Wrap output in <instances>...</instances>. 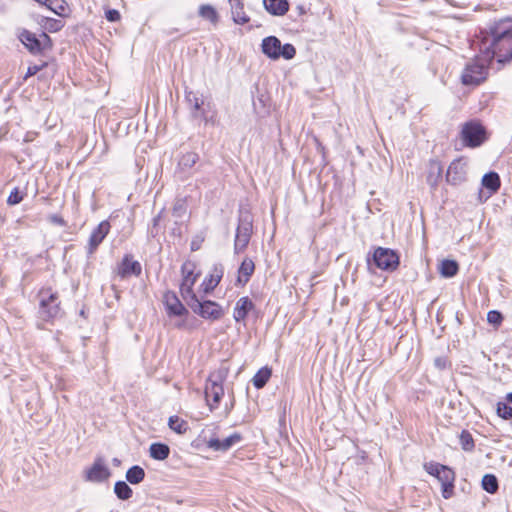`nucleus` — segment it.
Listing matches in <instances>:
<instances>
[{"label": "nucleus", "mask_w": 512, "mask_h": 512, "mask_svg": "<svg viewBox=\"0 0 512 512\" xmlns=\"http://www.w3.org/2000/svg\"><path fill=\"white\" fill-rule=\"evenodd\" d=\"M160 220H161V213H159L157 216H155L152 220V228L150 230V235L152 237H155L157 235V231L155 229L159 225Z\"/></svg>", "instance_id": "obj_49"}, {"label": "nucleus", "mask_w": 512, "mask_h": 512, "mask_svg": "<svg viewBox=\"0 0 512 512\" xmlns=\"http://www.w3.org/2000/svg\"><path fill=\"white\" fill-rule=\"evenodd\" d=\"M51 11L61 17H67L70 14V7L66 0L50 1Z\"/></svg>", "instance_id": "obj_37"}, {"label": "nucleus", "mask_w": 512, "mask_h": 512, "mask_svg": "<svg viewBox=\"0 0 512 512\" xmlns=\"http://www.w3.org/2000/svg\"><path fill=\"white\" fill-rule=\"evenodd\" d=\"M168 426L177 434H185L189 428L188 423L177 415L169 417Z\"/></svg>", "instance_id": "obj_35"}, {"label": "nucleus", "mask_w": 512, "mask_h": 512, "mask_svg": "<svg viewBox=\"0 0 512 512\" xmlns=\"http://www.w3.org/2000/svg\"><path fill=\"white\" fill-rule=\"evenodd\" d=\"M176 327H177L178 329H181V328H183V327H184V323H183V322H181V323H177V324H176Z\"/></svg>", "instance_id": "obj_54"}, {"label": "nucleus", "mask_w": 512, "mask_h": 512, "mask_svg": "<svg viewBox=\"0 0 512 512\" xmlns=\"http://www.w3.org/2000/svg\"><path fill=\"white\" fill-rule=\"evenodd\" d=\"M482 186L489 190L490 194L496 193L501 185L500 177L497 172L490 171L483 175Z\"/></svg>", "instance_id": "obj_25"}, {"label": "nucleus", "mask_w": 512, "mask_h": 512, "mask_svg": "<svg viewBox=\"0 0 512 512\" xmlns=\"http://www.w3.org/2000/svg\"><path fill=\"white\" fill-rule=\"evenodd\" d=\"M224 275V266L221 263H215L210 273L204 278L201 289L205 295L211 294L220 283Z\"/></svg>", "instance_id": "obj_15"}, {"label": "nucleus", "mask_w": 512, "mask_h": 512, "mask_svg": "<svg viewBox=\"0 0 512 512\" xmlns=\"http://www.w3.org/2000/svg\"><path fill=\"white\" fill-rule=\"evenodd\" d=\"M199 15L209 21L212 24H216L219 20V15L216 11V9L208 4L201 5L199 8Z\"/></svg>", "instance_id": "obj_36"}, {"label": "nucleus", "mask_w": 512, "mask_h": 512, "mask_svg": "<svg viewBox=\"0 0 512 512\" xmlns=\"http://www.w3.org/2000/svg\"><path fill=\"white\" fill-rule=\"evenodd\" d=\"M262 53L272 60L284 58L291 60L296 55V49L292 44H281V41L274 35H270L262 40Z\"/></svg>", "instance_id": "obj_8"}, {"label": "nucleus", "mask_w": 512, "mask_h": 512, "mask_svg": "<svg viewBox=\"0 0 512 512\" xmlns=\"http://www.w3.org/2000/svg\"><path fill=\"white\" fill-rule=\"evenodd\" d=\"M491 32H512V18L506 17L496 21Z\"/></svg>", "instance_id": "obj_39"}, {"label": "nucleus", "mask_w": 512, "mask_h": 512, "mask_svg": "<svg viewBox=\"0 0 512 512\" xmlns=\"http://www.w3.org/2000/svg\"><path fill=\"white\" fill-rule=\"evenodd\" d=\"M185 302L193 313L203 319L218 321L224 315L221 305L213 300H201L198 296H195Z\"/></svg>", "instance_id": "obj_7"}, {"label": "nucleus", "mask_w": 512, "mask_h": 512, "mask_svg": "<svg viewBox=\"0 0 512 512\" xmlns=\"http://www.w3.org/2000/svg\"><path fill=\"white\" fill-rule=\"evenodd\" d=\"M459 271V264L452 259H444L439 265V273L444 278L454 277Z\"/></svg>", "instance_id": "obj_28"}, {"label": "nucleus", "mask_w": 512, "mask_h": 512, "mask_svg": "<svg viewBox=\"0 0 512 512\" xmlns=\"http://www.w3.org/2000/svg\"><path fill=\"white\" fill-rule=\"evenodd\" d=\"M482 489L490 494H494L499 489V482L494 474H485L481 481Z\"/></svg>", "instance_id": "obj_33"}, {"label": "nucleus", "mask_w": 512, "mask_h": 512, "mask_svg": "<svg viewBox=\"0 0 512 512\" xmlns=\"http://www.w3.org/2000/svg\"><path fill=\"white\" fill-rule=\"evenodd\" d=\"M229 374V366L227 365L226 361L222 362L220 367L210 373L208 377V382H216L223 384V382L226 380L227 376Z\"/></svg>", "instance_id": "obj_32"}, {"label": "nucleus", "mask_w": 512, "mask_h": 512, "mask_svg": "<svg viewBox=\"0 0 512 512\" xmlns=\"http://www.w3.org/2000/svg\"><path fill=\"white\" fill-rule=\"evenodd\" d=\"M468 41L472 47L482 46L491 61L497 58L504 65L512 60V34H474V39Z\"/></svg>", "instance_id": "obj_1"}, {"label": "nucleus", "mask_w": 512, "mask_h": 512, "mask_svg": "<svg viewBox=\"0 0 512 512\" xmlns=\"http://www.w3.org/2000/svg\"><path fill=\"white\" fill-rule=\"evenodd\" d=\"M443 167L437 159H431L428 163L426 182L432 190H436L442 179Z\"/></svg>", "instance_id": "obj_19"}, {"label": "nucleus", "mask_w": 512, "mask_h": 512, "mask_svg": "<svg viewBox=\"0 0 512 512\" xmlns=\"http://www.w3.org/2000/svg\"><path fill=\"white\" fill-rule=\"evenodd\" d=\"M253 232V216L248 210H240L234 241V253H242L248 246Z\"/></svg>", "instance_id": "obj_5"}, {"label": "nucleus", "mask_w": 512, "mask_h": 512, "mask_svg": "<svg viewBox=\"0 0 512 512\" xmlns=\"http://www.w3.org/2000/svg\"><path fill=\"white\" fill-rule=\"evenodd\" d=\"M114 493L120 500H128L132 497L133 491L126 481L119 480L114 485Z\"/></svg>", "instance_id": "obj_34"}, {"label": "nucleus", "mask_w": 512, "mask_h": 512, "mask_svg": "<svg viewBox=\"0 0 512 512\" xmlns=\"http://www.w3.org/2000/svg\"><path fill=\"white\" fill-rule=\"evenodd\" d=\"M49 221L55 225H58V226H65L66 225V222L64 221V219L58 215V214H52L49 216Z\"/></svg>", "instance_id": "obj_48"}, {"label": "nucleus", "mask_w": 512, "mask_h": 512, "mask_svg": "<svg viewBox=\"0 0 512 512\" xmlns=\"http://www.w3.org/2000/svg\"><path fill=\"white\" fill-rule=\"evenodd\" d=\"M231 6L233 20L238 24H245L249 22V17L244 11L243 0H228Z\"/></svg>", "instance_id": "obj_24"}, {"label": "nucleus", "mask_w": 512, "mask_h": 512, "mask_svg": "<svg viewBox=\"0 0 512 512\" xmlns=\"http://www.w3.org/2000/svg\"><path fill=\"white\" fill-rule=\"evenodd\" d=\"M149 453L151 458L163 461L169 457L170 447L165 443L155 442L150 445Z\"/></svg>", "instance_id": "obj_26"}, {"label": "nucleus", "mask_w": 512, "mask_h": 512, "mask_svg": "<svg viewBox=\"0 0 512 512\" xmlns=\"http://www.w3.org/2000/svg\"><path fill=\"white\" fill-rule=\"evenodd\" d=\"M19 40L34 56H46L53 47L49 34H19Z\"/></svg>", "instance_id": "obj_9"}, {"label": "nucleus", "mask_w": 512, "mask_h": 512, "mask_svg": "<svg viewBox=\"0 0 512 512\" xmlns=\"http://www.w3.org/2000/svg\"><path fill=\"white\" fill-rule=\"evenodd\" d=\"M105 18L109 22H119L121 20V14L116 9H108L105 11Z\"/></svg>", "instance_id": "obj_47"}, {"label": "nucleus", "mask_w": 512, "mask_h": 512, "mask_svg": "<svg viewBox=\"0 0 512 512\" xmlns=\"http://www.w3.org/2000/svg\"><path fill=\"white\" fill-rule=\"evenodd\" d=\"M461 448L464 451L471 452L475 447L474 439L468 430H462L459 436Z\"/></svg>", "instance_id": "obj_38"}, {"label": "nucleus", "mask_w": 512, "mask_h": 512, "mask_svg": "<svg viewBox=\"0 0 512 512\" xmlns=\"http://www.w3.org/2000/svg\"><path fill=\"white\" fill-rule=\"evenodd\" d=\"M195 269L196 263L191 260H186L181 266L180 294L184 301L197 296L193 287L200 276V272L195 273Z\"/></svg>", "instance_id": "obj_10"}, {"label": "nucleus", "mask_w": 512, "mask_h": 512, "mask_svg": "<svg viewBox=\"0 0 512 512\" xmlns=\"http://www.w3.org/2000/svg\"><path fill=\"white\" fill-rule=\"evenodd\" d=\"M443 464L430 461L424 464V470L431 476H434L438 479L439 475L441 474V471L443 469Z\"/></svg>", "instance_id": "obj_42"}, {"label": "nucleus", "mask_w": 512, "mask_h": 512, "mask_svg": "<svg viewBox=\"0 0 512 512\" xmlns=\"http://www.w3.org/2000/svg\"><path fill=\"white\" fill-rule=\"evenodd\" d=\"M39 297V317L44 321H50L56 318L60 313L61 302L57 292L52 289L42 288L38 292Z\"/></svg>", "instance_id": "obj_6"}, {"label": "nucleus", "mask_w": 512, "mask_h": 512, "mask_svg": "<svg viewBox=\"0 0 512 512\" xmlns=\"http://www.w3.org/2000/svg\"><path fill=\"white\" fill-rule=\"evenodd\" d=\"M141 273L142 266L139 261L133 259L132 254H125L116 269V274L121 279H126L130 276L139 277Z\"/></svg>", "instance_id": "obj_14"}, {"label": "nucleus", "mask_w": 512, "mask_h": 512, "mask_svg": "<svg viewBox=\"0 0 512 512\" xmlns=\"http://www.w3.org/2000/svg\"><path fill=\"white\" fill-rule=\"evenodd\" d=\"M478 47L481 54L468 62L462 71L461 82L463 85L478 86L487 79L489 65L492 61L484 54L483 47Z\"/></svg>", "instance_id": "obj_2"}, {"label": "nucleus", "mask_w": 512, "mask_h": 512, "mask_svg": "<svg viewBox=\"0 0 512 512\" xmlns=\"http://www.w3.org/2000/svg\"><path fill=\"white\" fill-rule=\"evenodd\" d=\"M187 212V203L185 199H176L172 208V214L176 218H183Z\"/></svg>", "instance_id": "obj_41"}, {"label": "nucleus", "mask_w": 512, "mask_h": 512, "mask_svg": "<svg viewBox=\"0 0 512 512\" xmlns=\"http://www.w3.org/2000/svg\"><path fill=\"white\" fill-rule=\"evenodd\" d=\"M271 375L272 369L269 368L268 366L260 368L252 379L254 387L257 389L263 388L269 381Z\"/></svg>", "instance_id": "obj_29"}, {"label": "nucleus", "mask_w": 512, "mask_h": 512, "mask_svg": "<svg viewBox=\"0 0 512 512\" xmlns=\"http://www.w3.org/2000/svg\"><path fill=\"white\" fill-rule=\"evenodd\" d=\"M185 99L188 104L193 108L192 116L198 117L200 114L205 116V111L202 110L203 100L197 96L193 91H186Z\"/></svg>", "instance_id": "obj_27"}, {"label": "nucleus", "mask_w": 512, "mask_h": 512, "mask_svg": "<svg viewBox=\"0 0 512 512\" xmlns=\"http://www.w3.org/2000/svg\"><path fill=\"white\" fill-rule=\"evenodd\" d=\"M460 139L464 147H480L488 139L486 128L479 120H469L462 125Z\"/></svg>", "instance_id": "obj_4"}, {"label": "nucleus", "mask_w": 512, "mask_h": 512, "mask_svg": "<svg viewBox=\"0 0 512 512\" xmlns=\"http://www.w3.org/2000/svg\"><path fill=\"white\" fill-rule=\"evenodd\" d=\"M46 66H47V62H43L40 65L29 66L28 69H27V72H26V74L24 76V79L26 80L29 77L36 75L39 71H41Z\"/></svg>", "instance_id": "obj_46"}, {"label": "nucleus", "mask_w": 512, "mask_h": 512, "mask_svg": "<svg viewBox=\"0 0 512 512\" xmlns=\"http://www.w3.org/2000/svg\"><path fill=\"white\" fill-rule=\"evenodd\" d=\"M201 242H202V240H196V239H193V240L191 241V244H190V249H191V251H193V252H194V251L199 250V249H200V247H201Z\"/></svg>", "instance_id": "obj_50"}, {"label": "nucleus", "mask_w": 512, "mask_h": 512, "mask_svg": "<svg viewBox=\"0 0 512 512\" xmlns=\"http://www.w3.org/2000/svg\"><path fill=\"white\" fill-rule=\"evenodd\" d=\"M487 321L492 325L498 326L503 321V315L497 310H491L487 313Z\"/></svg>", "instance_id": "obj_44"}, {"label": "nucleus", "mask_w": 512, "mask_h": 512, "mask_svg": "<svg viewBox=\"0 0 512 512\" xmlns=\"http://www.w3.org/2000/svg\"><path fill=\"white\" fill-rule=\"evenodd\" d=\"M125 477L127 482L137 485L144 480L145 471L141 466L134 465L127 470Z\"/></svg>", "instance_id": "obj_30"}, {"label": "nucleus", "mask_w": 512, "mask_h": 512, "mask_svg": "<svg viewBox=\"0 0 512 512\" xmlns=\"http://www.w3.org/2000/svg\"><path fill=\"white\" fill-rule=\"evenodd\" d=\"M111 476L110 469L106 466L102 457H97L92 466L85 470V480L93 483H101Z\"/></svg>", "instance_id": "obj_13"}, {"label": "nucleus", "mask_w": 512, "mask_h": 512, "mask_svg": "<svg viewBox=\"0 0 512 512\" xmlns=\"http://www.w3.org/2000/svg\"><path fill=\"white\" fill-rule=\"evenodd\" d=\"M435 364L438 366V367H444V362L442 361L441 358H437L435 360Z\"/></svg>", "instance_id": "obj_52"}, {"label": "nucleus", "mask_w": 512, "mask_h": 512, "mask_svg": "<svg viewBox=\"0 0 512 512\" xmlns=\"http://www.w3.org/2000/svg\"><path fill=\"white\" fill-rule=\"evenodd\" d=\"M112 463H113L115 466H119V465L121 464V461H120L118 458H113Z\"/></svg>", "instance_id": "obj_53"}, {"label": "nucleus", "mask_w": 512, "mask_h": 512, "mask_svg": "<svg viewBox=\"0 0 512 512\" xmlns=\"http://www.w3.org/2000/svg\"><path fill=\"white\" fill-rule=\"evenodd\" d=\"M441 483L442 496L444 499H449L454 494V481L455 472L452 468L447 465L443 466L441 474L437 479Z\"/></svg>", "instance_id": "obj_17"}, {"label": "nucleus", "mask_w": 512, "mask_h": 512, "mask_svg": "<svg viewBox=\"0 0 512 512\" xmlns=\"http://www.w3.org/2000/svg\"><path fill=\"white\" fill-rule=\"evenodd\" d=\"M45 27L53 29L54 31L61 30L63 28V22L61 20L47 18L45 20Z\"/></svg>", "instance_id": "obj_45"}, {"label": "nucleus", "mask_w": 512, "mask_h": 512, "mask_svg": "<svg viewBox=\"0 0 512 512\" xmlns=\"http://www.w3.org/2000/svg\"><path fill=\"white\" fill-rule=\"evenodd\" d=\"M199 161V155L195 152H187L178 161V169L186 171L191 169Z\"/></svg>", "instance_id": "obj_31"}, {"label": "nucleus", "mask_w": 512, "mask_h": 512, "mask_svg": "<svg viewBox=\"0 0 512 512\" xmlns=\"http://www.w3.org/2000/svg\"><path fill=\"white\" fill-rule=\"evenodd\" d=\"M255 308L254 302L248 297L244 296L238 299L233 311V318L236 322H243L248 314Z\"/></svg>", "instance_id": "obj_20"}, {"label": "nucleus", "mask_w": 512, "mask_h": 512, "mask_svg": "<svg viewBox=\"0 0 512 512\" xmlns=\"http://www.w3.org/2000/svg\"><path fill=\"white\" fill-rule=\"evenodd\" d=\"M224 395L223 384L216 382H208L205 386V398L210 410L213 411L219 405Z\"/></svg>", "instance_id": "obj_18"}, {"label": "nucleus", "mask_w": 512, "mask_h": 512, "mask_svg": "<svg viewBox=\"0 0 512 512\" xmlns=\"http://www.w3.org/2000/svg\"><path fill=\"white\" fill-rule=\"evenodd\" d=\"M111 225L108 220H103L100 222L97 227L92 231L89 242H88V254H93L98 246L105 239L107 234L109 233Z\"/></svg>", "instance_id": "obj_16"}, {"label": "nucleus", "mask_w": 512, "mask_h": 512, "mask_svg": "<svg viewBox=\"0 0 512 512\" xmlns=\"http://www.w3.org/2000/svg\"><path fill=\"white\" fill-rule=\"evenodd\" d=\"M366 262L369 270L373 264L380 270L394 272L400 265V257L393 249L377 247L367 255Z\"/></svg>", "instance_id": "obj_3"}, {"label": "nucleus", "mask_w": 512, "mask_h": 512, "mask_svg": "<svg viewBox=\"0 0 512 512\" xmlns=\"http://www.w3.org/2000/svg\"><path fill=\"white\" fill-rule=\"evenodd\" d=\"M163 304L169 317H187L188 308L180 301L174 291H166L163 295Z\"/></svg>", "instance_id": "obj_12"}, {"label": "nucleus", "mask_w": 512, "mask_h": 512, "mask_svg": "<svg viewBox=\"0 0 512 512\" xmlns=\"http://www.w3.org/2000/svg\"><path fill=\"white\" fill-rule=\"evenodd\" d=\"M505 400L512 405V392L506 394Z\"/></svg>", "instance_id": "obj_51"}, {"label": "nucleus", "mask_w": 512, "mask_h": 512, "mask_svg": "<svg viewBox=\"0 0 512 512\" xmlns=\"http://www.w3.org/2000/svg\"><path fill=\"white\" fill-rule=\"evenodd\" d=\"M467 180V161L464 157L454 159L446 173V182L457 186Z\"/></svg>", "instance_id": "obj_11"}, {"label": "nucleus", "mask_w": 512, "mask_h": 512, "mask_svg": "<svg viewBox=\"0 0 512 512\" xmlns=\"http://www.w3.org/2000/svg\"><path fill=\"white\" fill-rule=\"evenodd\" d=\"M24 198V194L19 190V188L15 187L9 194L7 198V204L10 206H14L19 204Z\"/></svg>", "instance_id": "obj_43"}, {"label": "nucleus", "mask_w": 512, "mask_h": 512, "mask_svg": "<svg viewBox=\"0 0 512 512\" xmlns=\"http://www.w3.org/2000/svg\"><path fill=\"white\" fill-rule=\"evenodd\" d=\"M255 271V264L251 258H244L238 268L237 284L246 285Z\"/></svg>", "instance_id": "obj_22"}, {"label": "nucleus", "mask_w": 512, "mask_h": 512, "mask_svg": "<svg viewBox=\"0 0 512 512\" xmlns=\"http://www.w3.org/2000/svg\"><path fill=\"white\" fill-rule=\"evenodd\" d=\"M241 440H242V435L238 432H235L223 440H220L218 438H211L208 441V447L215 451H223L224 452V451L229 450L233 445L239 443Z\"/></svg>", "instance_id": "obj_21"}, {"label": "nucleus", "mask_w": 512, "mask_h": 512, "mask_svg": "<svg viewBox=\"0 0 512 512\" xmlns=\"http://www.w3.org/2000/svg\"><path fill=\"white\" fill-rule=\"evenodd\" d=\"M263 4L272 15L282 16L289 10L288 0H263Z\"/></svg>", "instance_id": "obj_23"}, {"label": "nucleus", "mask_w": 512, "mask_h": 512, "mask_svg": "<svg viewBox=\"0 0 512 512\" xmlns=\"http://www.w3.org/2000/svg\"><path fill=\"white\" fill-rule=\"evenodd\" d=\"M496 414L498 417L502 418L503 420H510L512 419V407L509 405V403L506 402H498L496 406Z\"/></svg>", "instance_id": "obj_40"}]
</instances>
